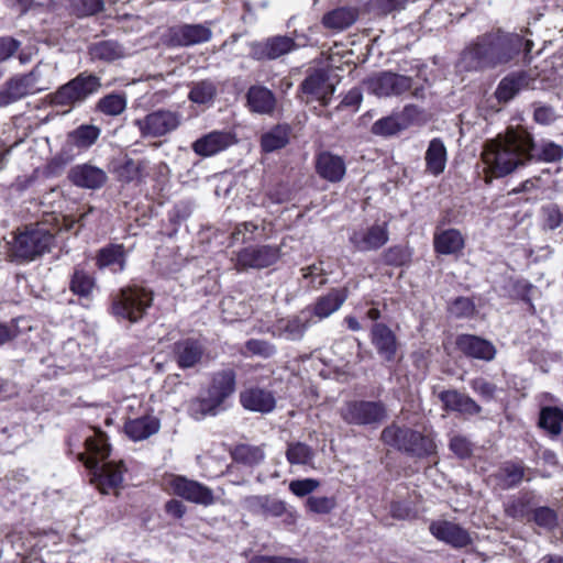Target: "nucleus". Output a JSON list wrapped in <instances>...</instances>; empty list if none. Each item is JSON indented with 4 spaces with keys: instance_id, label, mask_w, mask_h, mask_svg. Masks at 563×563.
Listing matches in <instances>:
<instances>
[{
    "instance_id": "5fc2aeb1",
    "label": "nucleus",
    "mask_w": 563,
    "mask_h": 563,
    "mask_svg": "<svg viewBox=\"0 0 563 563\" xmlns=\"http://www.w3.org/2000/svg\"><path fill=\"white\" fill-rule=\"evenodd\" d=\"M145 167V163L143 161H134L132 158H126L118 168V176L123 181H133L137 180L142 176V170Z\"/></svg>"
},
{
    "instance_id": "603ef678",
    "label": "nucleus",
    "mask_w": 563,
    "mask_h": 563,
    "mask_svg": "<svg viewBox=\"0 0 563 563\" xmlns=\"http://www.w3.org/2000/svg\"><path fill=\"white\" fill-rule=\"evenodd\" d=\"M243 354L245 356H260L262 358H269L276 354L274 344L258 339H251L246 341Z\"/></svg>"
},
{
    "instance_id": "20e7f679",
    "label": "nucleus",
    "mask_w": 563,
    "mask_h": 563,
    "mask_svg": "<svg viewBox=\"0 0 563 563\" xmlns=\"http://www.w3.org/2000/svg\"><path fill=\"white\" fill-rule=\"evenodd\" d=\"M234 372L232 369L218 372L212 377L206 394L189 404V415L196 420H200L208 415L216 416L222 409L225 399L234 393Z\"/></svg>"
},
{
    "instance_id": "a211bd4d",
    "label": "nucleus",
    "mask_w": 563,
    "mask_h": 563,
    "mask_svg": "<svg viewBox=\"0 0 563 563\" xmlns=\"http://www.w3.org/2000/svg\"><path fill=\"white\" fill-rule=\"evenodd\" d=\"M236 142L235 135L229 131L214 130L197 139L191 148L201 157H210L225 151Z\"/></svg>"
},
{
    "instance_id": "ea45409f",
    "label": "nucleus",
    "mask_w": 563,
    "mask_h": 563,
    "mask_svg": "<svg viewBox=\"0 0 563 563\" xmlns=\"http://www.w3.org/2000/svg\"><path fill=\"white\" fill-rule=\"evenodd\" d=\"M553 187V174L549 169L542 170L538 176L522 181L518 187L511 190L512 194L529 192L544 194Z\"/></svg>"
},
{
    "instance_id": "69168bd1",
    "label": "nucleus",
    "mask_w": 563,
    "mask_h": 563,
    "mask_svg": "<svg viewBox=\"0 0 563 563\" xmlns=\"http://www.w3.org/2000/svg\"><path fill=\"white\" fill-rule=\"evenodd\" d=\"M257 230V225L253 222H243L235 227L234 231L232 232V240L238 242L242 241L245 242L246 240H250L251 236H246V234H253Z\"/></svg>"
},
{
    "instance_id": "412c9836",
    "label": "nucleus",
    "mask_w": 563,
    "mask_h": 563,
    "mask_svg": "<svg viewBox=\"0 0 563 563\" xmlns=\"http://www.w3.org/2000/svg\"><path fill=\"white\" fill-rule=\"evenodd\" d=\"M456 346L466 356L485 362L493 361L497 352L490 341L473 334L459 335Z\"/></svg>"
},
{
    "instance_id": "a878e982",
    "label": "nucleus",
    "mask_w": 563,
    "mask_h": 563,
    "mask_svg": "<svg viewBox=\"0 0 563 563\" xmlns=\"http://www.w3.org/2000/svg\"><path fill=\"white\" fill-rule=\"evenodd\" d=\"M240 401L246 410L261 413H268L273 411L276 406V399L272 391L258 387L242 391Z\"/></svg>"
},
{
    "instance_id": "f257e3e1",
    "label": "nucleus",
    "mask_w": 563,
    "mask_h": 563,
    "mask_svg": "<svg viewBox=\"0 0 563 563\" xmlns=\"http://www.w3.org/2000/svg\"><path fill=\"white\" fill-rule=\"evenodd\" d=\"M527 142L528 132L521 128H508L504 134L487 141L482 153L486 183L525 165L528 162Z\"/></svg>"
},
{
    "instance_id": "79ce46f5",
    "label": "nucleus",
    "mask_w": 563,
    "mask_h": 563,
    "mask_svg": "<svg viewBox=\"0 0 563 563\" xmlns=\"http://www.w3.org/2000/svg\"><path fill=\"white\" fill-rule=\"evenodd\" d=\"M313 449L300 441L289 442L286 459L290 465L312 466L314 460Z\"/></svg>"
},
{
    "instance_id": "ddd939ff",
    "label": "nucleus",
    "mask_w": 563,
    "mask_h": 563,
    "mask_svg": "<svg viewBox=\"0 0 563 563\" xmlns=\"http://www.w3.org/2000/svg\"><path fill=\"white\" fill-rule=\"evenodd\" d=\"M364 85L371 93L377 97H390L409 90L412 80L408 76L383 71L366 79Z\"/></svg>"
},
{
    "instance_id": "6e6552de",
    "label": "nucleus",
    "mask_w": 563,
    "mask_h": 563,
    "mask_svg": "<svg viewBox=\"0 0 563 563\" xmlns=\"http://www.w3.org/2000/svg\"><path fill=\"white\" fill-rule=\"evenodd\" d=\"M101 88V78L87 71L80 73L74 79L63 85L52 97L55 106L73 108L85 102Z\"/></svg>"
},
{
    "instance_id": "dca6fc26",
    "label": "nucleus",
    "mask_w": 563,
    "mask_h": 563,
    "mask_svg": "<svg viewBox=\"0 0 563 563\" xmlns=\"http://www.w3.org/2000/svg\"><path fill=\"white\" fill-rule=\"evenodd\" d=\"M309 309L300 311L297 316L277 320L273 325V335L287 341H299L303 338L307 329L316 323Z\"/></svg>"
},
{
    "instance_id": "680f3d73",
    "label": "nucleus",
    "mask_w": 563,
    "mask_h": 563,
    "mask_svg": "<svg viewBox=\"0 0 563 563\" xmlns=\"http://www.w3.org/2000/svg\"><path fill=\"white\" fill-rule=\"evenodd\" d=\"M450 449L460 459L470 457L472 454V443L462 435H454L451 439Z\"/></svg>"
},
{
    "instance_id": "c85d7f7f",
    "label": "nucleus",
    "mask_w": 563,
    "mask_h": 563,
    "mask_svg": "<svg viewBox=\"0 0 563 563\" xmlns=\"http://www.w3.org/2000/svg\"><path fill=\"white\" fill-rule=\"evenodd\" d=\"M529 85L530 77L526 71L511 73L499 81L495 97L499 103H507Z\"/></svg>"
},
{
    "instance_id": "1a4fd4ad",
    "label": "nucleus",
    "mask_w": 563,
    "mask_h": 563,
    "mask_svg": "<svg viewBox=\"0 0 563 563\" xmlns=\"http://www.w3.org/2000/svg\"><path fill=\"white\" fill-rule=\"evenodd\" d=\"M183 123V114L170 109H157L133 121L143 139L164 137Z\"/></svg>"
},
{
    "instance_id": "f03ea898",
    "label": "nucleus",
    "mask_w": 563,
    "mask_h": 563,
    "mask_svg": "<svg viewBox=\"0 0 563 563\" xmlns=\"http://www.w3.org/2000/svg\"><path fill=\"white\" fill-rule=\"evenodd\" d=\"M523 44L520 35L495 32L478 36L461 57V67L465 70L494 68L507 64L519 54Z\"/></svg>"
},
{
    "instance_id": "f8f14e48",
    "label": "nucleus",
    "mask_w": 563,
    "mask_h": 563,
    "mask_svg": "<svg viewBox=\"0 0 563 563\" xmlns=\"http://www.w3.org/2000/svg\"><path fill=\"white\" fill-rule=\"evenodd\" d=\"M280 257V247L273 245H251L238 252V269H262L274 265Z\"/></svg>"
},
{
    "instance_id": "09e8293b",
    "label": "nucleus",
    "mask_w": 563,
    "mask_h": 563,
    "mask_svg": "<svg viewBox=\"0 0 563 563\" xmlns=\"http://www.w3.org/2000/svg\"><path fill=\"white\" fill-rule=\"evenodd\" d=\"M232 456L233 460L239 463H243L246 465H256L264 460L265 453L261 446L239 444L232 451Z\"/></svg>"
},
{
    "instance_id": "c03bdc74",
    "label": "nucleus",
    "mask_w": 563,
    "mask_h": 563,
    "mask_svg": "<svg viewBox=\"0 0 563 563\" xmlns=\"http://www.w3.org/2000/svg\"><path fill=\"white\" fill-rule=\"evenodd\" d=\"M289 141V126L276 125L262 135L261 146L264 152L271 153L283 148Z\"/></svg>"
},
{
    "instance_id": "f3484780",
    "label": "nucleus",
    "mask_w": 563,
    "mask_h": 563,
    "mask_svg": "<svg viewBox=\"0 0 563 563\" xmlns=\"http://www.w3.org/2000/svg\"><path fill=\"white\" fill-rule=\"evenodd\" d=\"M296 48L297 44L291 37L278 35L265 41L252 42L250 44V56L257 60L276 59Z\"/></svg>"
},
{
    "instance_id": "774afa93",
    "label": "nucleus",
    "mask_w": 563,
    "mask_h": 563,
    "mask_svg": "<svg viewBox=\"0 0 563 563\" xmlns=\"http://www.w3.org/2000/svg\"><path fill=\"white\" fill-rule=\"evenodd\" d=\"M250 563H307L306 560L284 558V556H267L258 555L254 556Z\"/></svg>"
},
{
    "instance_id": "2f4dec72",
    "label": "nucleus",
    "mask_w": 563,
    "mask_h": 563,
    "mask_svg": "<svg viewBox=\"0 0 563 563\" xmlns=\"http://www.w3.org/2000/svg\"><path fill=\"white\" fill-rule=\"evenodd\" d=\"M282 503L268 495H254L243 498L242 506L253 515L277 518L283 509Z\"/></svg>"
},
{
    "instance_id": "6ab92c4d",
    "label": "nucleus",
    "mask_w": 563,
    "mask_h": 563,
    "mask_svg": "<svg viewBox=\"0 0 563 563\" xmlns=\"http://www.w3.org/2000/svg\"><path fill=\"white\" fill-rule=\"evenodd\" d=\"M388 241L387 224H374L372 227L353 231L350 242L360 252L375 251L384 246Z\"/></svg>"
},
{
    "instance_id": "4be33fe9",
    "label": "nucleus",
    "mask_w": 563,
    "mask_h": 563,
    "mask_svg": "<svg viewBox=\"0 0 563 563\" xmlns=\"http://www.w3.org/2000/svg\"><path fill=\"white\" fill-rule=\"evenodd\" d=\"M69 180L77 187L86 189H99L108 179L107 173L91 164H79L69 170Z\"/></svg>"
},
{
    "instance_id": "338daca9",
    "label": "nucleus",
    "mask_w": 563,
    "mask_h": 563,
    "mask_svg": "<svg viewBox=\"0 0 563 563\" xmlns=\"http://www.w3.org/2000/svg\"><path fill=\"white\" fill-rule=\"evenodd\" d=\"M471 386L475 393L487 399H490L496 390V387L484 378L474 379Z\"/></svg>"
},
{
    "instance_id": "a19ab883",
    "label": "nucleus",
    "mask_w": 563,
    "mask_h": 563,
    "mask_svg": "<svg viewBox=\"0 0 563 563\" xmlns=\"http://www.w3.org/2000/svg\"><path fill=\"white\" fill-rule=\"evenodd\" d=\"M101 134V129L92 124H81L70 131L67 136L75 143L78 151L91 147Z\"/></svg>"
},
{
    "instance_id": "58836bf2",
    "label": "nucleus",
    "mask_w": 563,
    "mask_h": 563,
    "mask_svg": "<svg viewBox=\"0 0 563 563\" xmlns=\"http://www.w3.org/2000/svg\"><path fill=\"white\" fill-rule=\"evenodd\" d=\"M96 287L95 277L81 266H76L70 278V290L84 298H88Z\"/></svg>"
},
{
    "instance_id": "37998d69",
    "label": "nucleus",
    "mask_w": 563,
    "mask_h": 563,
    "mask_svg": "<svg viewBox=\"0 0 563 563\" xmlns=\"http://www.w3.org/2000/svg\"><path fill=\"white\" fill-rule=\"evenodd\" d=\"M92 59L113 62L125 56L124 48L114 41H101L89 47Z\"/></svg>"
},
{
    "instance_id": "864d4df0",
    "label": "nucleus",
    "mask_w": 563,
    "mask_h": 563,
    "mask_svg": "<svg viewBox=\"0 0 563 563\" xmlns=\"http://www.w3.org/2000/svg\"><path fill=\"white\" fill-rule=\"evenodd\" d=\"M305 506L312 514L328 515L336 507V500L334 497L309 496Z\"/></svg>"
},
{
    "instance_id": "9b49d317",
    "label": "nucleus",
    "mask_w": 563,
    "mask_h": 563,
    "mask_svg": "<svg viewBox=\"0 0 563 563\" xmlns=\"http://www.w3.org/2000/svg\"><path fill=\"white\" fill-rule=\"evenodd\" d=\"M341 417L349 424H376L386 418V409L379 401L353 400L341 408Z\"/></svg>"
},
{
    "instance_id": "4468645a",
    "label": "nucleus",
    "mask_w": 563,
    "mask_h": 563,
    "mask_svg": "<svg viewBox=\"0 0 563 563\" xmlns=\"http://www.w3.org/2000/svg\"><path fill=\"white\" fill-rule=\"evenodd\" d=\"M173 493L190 503L211 506L216 503V497L211 488L185 476H172L168 481Z\"/></svg>"
},
{
    "instance_id": "9d476101",
    "label": "nucleus",
    "mask_w": 563,
    "mask_h": 563,
    "mask_svg": "<svg viewBox=\"0 0 563 563\" xmlns=\"http://www.w3.org/2000/svg\"><path fill=\"white\" fill-rule=\"evenodd\" d=\"M152 294L144 288L122 289L113 301V313L131 322L139 321L152 303Z\"/></svg>"
},
{
    "instance_id": "c9c22d12",
    "label": "nucleus",
    "mask_w": 563,
    "mask_h": 563,
    "mask_svg": "<svg viewBox=\"0 0 563 563\" xmlns=\"http://www.w3.org/2000/svg\"><path fill=\"white\" fill-rule=\"evenodd\" d=\"M97 266L110 268L113 273H120L125 266V252L123 245L111 244L98 252Z\"/></svg>"
},
{
    "instance_id": "3c124183",
    "label": "nucleus",
    "mask_w": 563,
    "mask_h": 563,
    "mask_svg": "<svg viewBox=\"0 0 563 563\" xmlns=\"http://www.w3.org/2000/svg\"><path fill=\"white\" fill-rule=\"evenodd\" d=\"M406 128L407 124L400 121L399 117L390 115L377 120L372 126V132L375 135L390 136L397 134L398 132Z\"/></svg>"
},
{
    "instance_id": "b1692460",
    "label": "nucleus",
    "mask_w": 563,
    "mask_h": 563,
    "mask_svg": "<svg viewBox=\"0 0 563 563\" xmlns=\"http://www.w3.org/2000/svg\"><path fill=\"white\" fill-rule=\"evenodd\" d=\"M277 100L272 90L262 85L251 86L246 92V106L253 113L272 115Z\"/></svg>"
},
{
    "instance_id": "423d86ee",
    "label": "nucleus",
    "mask_w": 563,
    "mask_h": 563,
    "mask_svg": "<svg viewBox=\"0 0 563 563\" xmlns=\"http://www.w3.org/2000/svg\"><path fill=\"white\" fill-rule=\"evenodd\" d=\"M382 441L398 451L418 457L431 455L437 450V445L431 437L395 423L383 430Z\"/></svg>"
},
{
    "instance_id": "39448f33",
    "label": "nucleus",
    "mask_w": 563,
    "mask_h": 563,
    "mask_svg": "<svg viewBox=\"0 0 563 563\" xmlns=\"http://www.w3.org/2000/svg\"><path fill=\"white\" fill-rule=\"evenodd\" d=\"M54 243L55 236L45 224L27 225L9 242V255L13 260L33 261L49 252Z\"/></svg>"
},
{
    "instance_id": "4c0bfd02",
    "label": "nucleus",
    "mask_w": 563,
    "mask_h": 563,
    "mask_svg": "<svg viewBox=\"0 0 563 563\" xmlns=\"http://www.w3.org/2000/svg\"><path fill=\"white\" fill-rule=\"evenodd\" d=\"M463 247L464 239L459 230L449 229L434 235V250L440 254H454Z\"/></svg>"
},
{
    "instance_id": "de8ad7c7",
    "label": "nucleus",
    "mask_w": 563,
    "mask_h": 563,
    "mask_svg": "<svg viewBox=\"0 0 563 563\" xmlns=\"http://www.w3.org/2000/svg\"><path fill=\"white\" fill-rule=\"evenodd\" d=\"M504 488H512L518 486L525 477V467L519 463H505L497 474Z\"/></svg>"
},
{
    "instance_id": "5701e85b",
    "label": "nucleus",
    "mask_w": 563,
    "mask_h": 563,
    "mask_svg": "<svg viewBox=\"0 0 563 563\" xmlns=\"http://www.w3.org/2000/svg\"><path fill=\"white\" fill-rule=\"evenodd\" d=\"M430 532L438 540L443 541L454 548H464L471 544L470 533L459 525L442 520L430 525Z\"/></svg>"
},
{
    "instance_id": "cd10ccee",
    "label": "nucleus",
    "mask_w": 563,
    "mask_h": 563,
    "mask_svg": "<svg viewBox=\"0 0 563 563\" xmlns=\"http://www.w3.org/2000/svg\"><path fill=\"white\" fill-rule=\"evenodd\" d=\"M372 343L377 353L387 362L396 357L397 339L395 333L384 323H375L372 328Z\"/></svg>"
},
{
    "instance_id": "0eeeda50",
    "label": "nucleus",
    "mask_w": 563,
    "mask_h": 563,
    "mask_svg": "<svg viewBox=\"0 0 563 563\" xmlns=\"http://www.w3.org/2000/svg\"><path fill=\"white\" fill-rule=\"evenodd\" d=\"M42 66L36 65L30 73L16 75L0 88V108L8 107L29 95L47 90L49 82H44Z\"/></svg>"
},
{
    "instance_id": "aec40b11",
    "label": "nucleus",
    "mask_w": 563,
    "mask_h": 563,
    "mask_svg": "<svg viewBox=\"0 0 563 563\" xmlns=\"http://www.w3.org/2000/svg\"><path fill=\"white\" fill-rule=\"evenodd\" d=\"M302 92L312 96L314 99L328 104L335 87L330 80L325 69H314L301 82Z\"/></svg>"
},
{
    "instance_id": "13d9d810",
    "label": "nucleus",
    "mask_w": 563,
    "mask_h": 563,
    "mask_svg": "<svg viewBox=\"0 0 563 563\" xmlns=\"http://www.w3.org/2000/svg\"><path fill=\"white\" fill-rule=\"evenodd\" d=\"M69 2L78 15H92L103 9L102 0H69Z\"/></svg>"
},
{
    "instance_id": "052dcab7",
    "label": "nucleus",
    "mask_w": 563,
    "mask_h": 563,
    "mask_svg": "<svg viewBox=\"0 0 563 563\" xmlns=\"http://www.w3.org/2000/svg\"><path fill=\"white\" fill-rule=\"evenodd\" d=\"M302 277L305 279H310V286L312 288H319L325 284L327 279L324 277V272L321 265L312 264L310 266L303 267L301 269Z\"/></svg>"
},
{
    "instance_id": "8fccbe9b",
    "label": "nucleus",
    "mask_w": 563,
    "mask_h": 563,
    "mask_svg": "<svg viewBox=\"0 0 563 563\" xmlns=\"http://www.w3.org/2000/svg\"><path fill=\"white\" fill-rule=\"evenodd\" d=\"M126 108V98L122 93H109L97 103V110L110 117L121 114Z\"/></svg>"
},
{
    "instance_id": "e2e57ef3",
    "label": "nucleus",
    "mask_w": 563,
    "mask_h": 563,
    "mask_svg": "<svg viewBox=\"0 0 563 563\" xmlns=\"http://www.w3.org/2000/svg\"><path fill=\"white\" fill-rule=\"evenodd\" d=\"M474 310V303L471 299L465 297L456 298L450 307V311L456 317H468Z\"/></svg>"
},
{
    "instance_id": "49530a36",
    "label": "nucleus",
    "mask_w": 563,
    "mask_h": 563,
    "mask_svg": "<svg viewBox=\"0 0 563 563\" xmlns=\"http://www.w3.org/2000/svg\"><path fill=\"white\" fill-rule=\"evenodd\" d=\"M539 426L551 435H559L563 426V409L559 407H543L540 411Z\"/></svg>"
},
{
    "instance_id": "4d7b16f0",
    "label": "nucleus",
    "mask_w": 563,
    "mask_h": 563,
    "mask_svg": "<svg viewBox=\"0 0 563 563\" xmlns=\"http://www.w3.org/2000/svg\"><path fill=\"white\" fill-rule=\"evenodd\" d=\"M533 521L541 528L552 529L558 523L556 512L549 507H538L533 510Z\"/></svg>"
},
{
    "instance_id": "72a5a7b5",
    "label": "nucleus",
    "mask_w": 563,
    "mask_h": 563,
    "mask_svg": "<svg viewBox=\"0 0 563 563\" xmlns=\"http://www.w3.org/2000/svg\"><path fill=\"white\" fill-rule=\"evenodd\" d=\"M527 159H538L544 162H555L563 157V148L550 141H542L540 144H536L532 141L530 133H528L527 142Z\"/></svg>"
},
{
    "instance_id": "bb28decb",
    "label": "nucleus",
    "mask_w": 563,
    "mask_h": 563,
    "mask_svg": "<svg viewBox=\"0 0 563 563\" xmlns=\"http://www.w3.org/2000/svg\"><path fill=\"white\" fill-rule=\"evenodd\" d=\"M316 169L321 178L331 183L341 181L346 173L344 159L330 152H322L318 155Z\"/></svg>"
},
{
    "instance_id": "a18cd8bd",
    "label": "nucleus",
    "mask_w": 563,
    "mask_h": 563,
    "mask_svg": "<svg viewBox=\"0 0 563 563\" xmlns=\"http://www.w3.org/2000/svg\"><path fill=\"white\" fill-rule=\"evenodd\" d=\"M217 91L216 84L210 79L196 81L191 85L188 99L196 104L210 106L213 103Z\"/></svg>"
},
{
    "instance_id": "473e14b6",
    "label": "nucleus",
    "mask_w": 563,
    "mask_h": 563,
    "mask_svg": "<svg viewBox=\"0 0 563 563\" xmlns=\"http://www.w3.org/2000/svg\"><path fill=\"white\" fill-rule=\"evenodd\" d=\"M161 422L155 416L146 415L130 419L124 424L126 435L133 441H142L158 432Z\"/></svg>"
},
{
    "instance_id": "7ed1b4c3",
    "label": "nucleus",
    "mask_w": 563,
    "mask_h": 563,
    "mask_svg": "<svg viewBox=\"0 0 563 563\" xmlns=\"http://www.w3.org/2000/svg\"><path fill=\"white\" fill-rule=\"evenodd\" d=\"M89 455L80 454V460L87 468L92 471L93 481L102 494L120 486L123 481L122 463L104 462L110 454V445L104 433L97 431L95 435L86 439Z\"/></svg>"
},
{
    "instance_id": "f704fd0d",
    "label": "nucleus",
    "mask_w": 563,
    "mask_h": 563,
    "mask_svg": "<svg viewBox=\"0 0 563 563\" xmlns=\"http://www.w3.org/2000/svg\"><path fill=\"white\" fill-rule=\"evenodd\" d=\"M448 159L446 147L441 139H432L426 151L424 161L427 172L438 176L443 173Z\"/></svg>"
},
{
    "instance_id": "393cba45",
    "label": "nucleus",
    "mask_w": 563,
    "mask_h": 563,
    "mask_svg": "<svg viewBox=\"0 0 563 563\" xmlns=\"http://www.w3.org/2000/svg\"><path fill=\"white\" fill-rule=\"evenodd\" d=\"M202 344L195 339H183L174 344L173 353L180 368H190L197 365L203 355Z\"/></svg>"
},
{
    "instance_id": "0e129e2a",
    "label": "nucleus",
    "mask_w": 563,
    "mask_h": 563,
    "mask_svg": "<svg viewBox=\"0 0 563 563\" xmlns=\"http://www.w3.org/2000/svg\"><path fill=\"white\" fill-rule=\"evenodd\" d=\"M20 47V42L12 37H0V62L9 59Z\"/></svg>"
},
{
    "instance_id": "e433bc0d",
    "label": "nucleus",
    "mask_w": 563,
    "mask_h": 563,
    "mask_svg": "<svg viewBox=\"0 0 563 563\" xmlns=\"http://www.w3.org/2000/svg\"><path fill=\"white\" fill-rule=\"evenodd\" d=\"M357 19V10L354 8H338L322 18V24L333 31H342L350 27Z\"/></svg>"
},
{
    "instance_id": "2eb2a0df",
    "label": "nucleus",
    "mask_w": 563,
    "mask_h": 563,
    "mask_svg": "<svg viewBox=\"0 0 563 563\" xmlns=\"http://www.w3.org/2000/svg\"><path fill=\"white\" fill-rule=\"evenodd\" d=\"M211 37L212 31L206 24H181L168 30L166 42L172 47H188L207 43Z\"/></svg>"
},
{
    "instance_id": "7c9ffc66",
    "label": "nucleus",
    "mask_w": 563,
    "mask_h": 563,
    "mask_svg": "<svg viewBox=\"0 0 563 563\" xmlns=\"http://www.w3.org/2000/svg\"><path fill=\"white\" fill-rule=\"evenodd\" d=\"M347 299L346 288H333L327 295L317 299L311 316L318 320L325 319L338 311Z\"/></svg>"
},
{
    "instance_id": "bf43d9fd",
    "label": "nucleus",
    "mask_w": 563,
    "mask_h": 563,
    "mask_svg": "<svg viewBox=\"0 0 563 563\" xmlns=\"http://www.w3.org/2000/svg\"><path fill=\"white\" fill-rule=\"evenodd\" d=\"M544 223L550 230L559 228L563 223V208L558 205H549L542 208Z\"/></svg>"
},
{
    "instance_id": "6e6d98bb",
    "label": "nucleus",
    "mask_w": 563,
    "mask_h": 563,
    "mask_svg": "<svg viewBox=\"0 0 563 563\" xmlns=\"http://www.w3.org/2000/svg\"><path fill=\"white\" fill-rule=\"evenodd\" d=\"M319 486L320 482L316 478L295 479L289 483V490L297 497H309Z\"/></svg>"
},
{
    "instance_id": "c756f323",
    "label": "nucleus",
    "mask_w": 563,
    "mask_h": 563,
    "mask_svg": "<svg viewBox=\"0 0 563 563\" xmlns=\"http://www.w3.org/2000/svg\"><path fill=\"white\" fill-rule=\"evenodd\" d=\"M438 398L443 404V409L448 411L470 416L481 411V407L471 397L455 389L442 390L438 394Z\"/></svg>"
}]
</instances>
